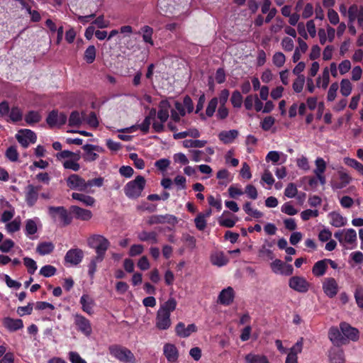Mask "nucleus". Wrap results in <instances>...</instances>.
Masks as SVG:
<instances>
[{
	"instance_id": "46",
	"label": "nucleus",
	"mask_w": 363,
	"mask_h": 363,
	"mask_svg": "<svg viewBox=\"0 0 363 363\" xmlns=\"http://www.w3.org/2000/svg\"><path fill=\"white\" fill-rule=\"evenodd\" d=\"M218 103V99L216 97H213L210 100L206 109V114L208 117L213 116L216 111Z\"/></svg>"
},
{
	"instance_id": "22",
	"label": "nucleus",
	"mask_w": 363,
	"mask_h": 363,
	"mask_svg": "<svg viewBox=\"0 0 363 363\" xmlns=\"http://www.w3.org/2000/svg\"><path fill=\"white\" fill-rule=\"evenodd\" d=\"M79 303L82 305V309L84 312L86 313L89 315L93 314V307L94 306V301L89 295L83 294L80 298Z\"/></svg>"
},
{
	"instance_id": "25",
	"label": "nucleus",
	"mask_w": 363,
	"mask_h": 363,
	"mask_svg": "<svg viewBox=\"0 0 363 363\" xmlns=\"http://www.w3.org/2000/svg\"><path fill=\"white\" fill-rule=\"evenodd\" d=\"M211 262L213 265L223 267L228 263L229 259L223 252H216L211 255Z\"/></svg>"
},
{
	"instance_id": "15",
	"label": "nucleus",
	"mask_w": 363,
	"mask_h": 363,
	"mask_svg": "<svg viewBox=\"0 0 363 363\" xmlns=\"http://www.w3.org/2000/svg\"><path fill=\"white\" fill-rule=\"evenodd\" d=\"M171 325L170 315L167 312L157 311L156 315V327L159 330H167Z\"/></svg>"
},
{
	"instance_id": "28",
	"label": "nucleus",
	"mask_w": 363,
	"mask_h": 363,
	"mask_svg": "<svg viewBox=\"0 0 363 363\" xmlns=\"http://www.w3.org/2000/svg\"><path fill=\"white\" fill-rule=\"evenodd\" d=\"M326 261L327 259H323L314 264L312 268V273L315 277H320L325 274L328 269Z\"/></svg>"
},
{
	"instance_id": "1",
	"label": "nucleus",
	"mask_w": 363,
	"mask_h": 363,
	"mask_svg": "<svg viewBox=\"0 0 363 363\" xmlns=\"http://www.w3.org/2000/svg\"><path fill=\"white\" fill-rule=\"evenodd\" d=\"M89 247L95 250L96 259H104L106 252L110 247V242L101 235H93L87 240Z\"/></svg>"
},
{
	"instance_id": "58",
	"label": "nucleus",
	"mask_w": 363,
	"mask_h": 363,
	"mask_svg": "<svg viewBox=\"0 0 363 363\" xmlns=\"http://www.w3.org/2000/svg\"><path fill=\"white\" fill-rule=\"evenodd\" d=\"M298 192L296 186L294 183L288 184L284 191V195L288 198H294Z\"/></svg>"
},
{
	"instance_id": "8",
	"label": "nucleus",
	"mask_w": 363,
	"mask_h": 363,
	"mask_svg": "<svg viewBox=\"0 0 363 363\" xmlns=\"http://www.w3.org/2000/svg\"><path fill=\"white\" fill-rule=\"evenodd\" d=\"M67 185L69 188L80 191H87V184L84 179L76 174H71L67 179Z\"/></svg>"
},
{
	"instance_id": "7",
	"label": "nucleus",
	"mask_w": 363,
	"mask_h": 363,
	"mask_svg": "<svg viewBox=\"0 0 363 363\" xmlns=\"http://www.w3.org/2000/svg\"><path fill=\"white\" fill-rule=\"evenodd\" d=\"M289 286L297 292L306 293L309 289L310 284L303 277L294 276L289 279Z\"/></svg>"
},
{
	"instance_id": "61",
	"label": "nucleus",
	"mask_w": 363,
	"mask_h": 363,
	"mask_svg": "<svg viewBox=\"0 0 363 363\" xmlns=\"http://www.w3.org/2000/svg\"><path fill=\"white\" fill-rule=\"evenodd\" d=\"M146 223L149 225L162 224L164 223L163 215H152L147 218Z\"/></svg>"
},
{
	"instance_id": "64",
	"label": "nucleus",
	"mask_w": 363,
	"mask_h": 363,
	"mask_svg": "<svg viewBox=\"0 0 363 363\" xmlns=\"http://www.w3.org/2000/svg\"><path fill=\"white\" fill-rule=\"evenodd\" d=\"M354 298L356 303L360 308L363 309V289H357L354 292Z\"/></svg>"
},
{
	"instance_id": "12",
	"label": "nucleus",
	"mask_w": 363,
	"mask_h": 363,
	"mask_svg": "<svg viewBox=\"0 0 363 363\" xmlns=\"http://www.w3.org/2000/svg\"><path fill=\"white\" fill-rule=\"evenodd\" d=\"M235 298V291L233 287L228 286L223 289L218 297V302L224 306L230 305Z\"/></svg>"
},
{
	"instance_id": "36",
	"label": "nucleus",
	"mask_w": 363,
	"mask_h": 363,
	"mask_svg": "<svg viewBox=\"0 0 363 363\" xmlns=\"http://www.w3.org/2000/svg\"><path fill=\"white\" fill-rule=\"evenodd\" d=\"M38 231V227L35 221L33 219H28L26 220L25 225V234L26 236L30 237L35 234Z\"/></svg>"
},
{
	"instance_id": "30",
	"label": "nucleus",
	"mask_w": 363,
	"mask_h": 363,
	"mask_svg": "<svg viewBox=\"0 0 363 363\" xmlns=\"http://www.w3.org/2000/svg\"><path fill=\"white\" fill-rule=\"evenodd\" d=\"M363 13V6L355 4L351 5L347 11V16L350 23H352L359 17L360 13Z\"/></svg>"
},
{
	"instance_id": "14",
	"label": "nucleus",
	"mask_w": 363,
	"mask_h": 363,
	"mask_svg": "<svg viewBox=\"0 0 363 363\" xmlns=\"http://www.w3.org/2000/svg\"><path fill=\"white\" fill-rule=\"evenodd\" d=\"M197 331V327L194 323L189 324L186 328L185 324L179 322L175 327V333L180 337H188L191 333Z\"/></svg>"
},
{
	"instance_id": "17",
	"label": "nucleus",
	"mask_w": 363,
	"mask_h": 363,
	"mask_svg": "<svg viewBox=\"0 0 363 363\" xmlns=\"http://www.w3.org/2000/svg\"><path fill=\"white\" fill-rule=\"evenodd\" d=\"M163 353L169 362H174L178 359L179 352L174 344L166 343L163 347Z\"/></svg>"
},
{
	"instance_id": "42",
	"label": "nucleus",
	"mask_w": 363,
	"mask_h": 363,
	"mask_svg": "<svg viewBox=\"0 0 363 363\" xmlns=\"http://www.w3.org/2000/svg\"><path fill=\"white\" fill-rule=\"evenodd\" d=\"M23 263L27 268L28 274H33L35 272L38 266L36 262L34 259L26 257L23 258Z\"/></svg>"
},
{
	"instance_id": "26",
	"label": "nucleus",
	"mask_w": 363,
	"mask_h": 363,
	"mask_svg": "<svg viewBox=\"0 0 363 363\" xmlns=\"http://www.w3.org/2000/svg\"><path fill=\"white\" fill-rule=\"evenodd\" d=\"M238 136L237 130H223L218 134L219 140L224 144H229Z\"/></svg>"
},
{
	"instance_id": "39",
	"label": "nucleus",
	"mask_w": 363,
	"mask_h": 363,
	"mask_svg": "<svg viewBox=\"0 0 363 363\" xmlns=\"http://www.w3.org/2000/svg\"><path fill=\"white\" fill-rule=\"evenodd\" d=\"M57 272V269L52 265H45L41 267L39 272V274L44 277H51L54 276Z\"/></svg>"
},
{
	"instance_id": "18",
	"label": "nucleus",
	"mask_w": 363,
	"mask_h": 363,
	"mask_svg": "<svg viewBox=\"0 0 363 363\" xmlns=\"http://www.w3.org/2000/svg\"><path fill=\"white\" fill-rule=\"evenodd\" d=\"M3 325L10 332H15L23 328L21 319H13L9 317L4 318Z\"/></svg>"
},
{
	"instance_id": "6",
	"label": "nucleus",
	"mask_w": 363,
	"mask_h": 363,
	"mask_svg": "<svg viewBox=\"0 0 363 363\" xmlns=\"http://www.w3.org/2000/svg\"><path fill=\"white\" fill-rule=\"evenodd\" d=\"M17 141L24 148H27L30 143L34 144L37 140L35 133L30 129H22L16 135Z\"/></svg>"
},
{
	"instance_id": "40",
	"label": "nucleus",
	"mask_w": 363,
	"mask_h": 363,
	"mask_svg": "<svg viewBox=\"0 0 363 363\" xmlns=\"http://www.w3.org/2000/svg\"><path fill=\"white\" fill-rule=\"evenodd\" d=\"M352 84L347 79H342L340 82V93L344 96H348L352 91Z\"/></svg>"
},
{
	"instance_id": "3",
	"label": "nucleus",
	"mask_w": 363,
	"mask_h": 363,
	"mask_svg": "<svg viewBox=\"0 0 363 363\" xmlns=\"http://www.w3.org/2000/svg\"><path fill=\"white\" fill-rule=\"evenodd\" d=\"M146 180L144 177L138 175L134 180L128 182L124 186V193L129 199H138L145 189Z\"/></svg>"
},
{
	"instance_id": "48",
	"label": "nucleus",
	"mask_w": 363,
	"mask_h": 363,
	"mask_svg": "<svg viewBox=\"0 0 363 363\" xmlns=\"http://www.w3.org/2000/svg\"><path fill=\"white\" fill-rule=\"evenodd\" d=\"M21 219L19 217L16 218L14 220L6 224V230L10 233H13L20 230Z\"/></svg>"
},
{
	"instance_id": "37",
	"label": "nucleus",
	"mask_w": 363,
	"mask_h": 363,
	"mask_svg": "<svg viewBox=\"0 0 363 363\" xmlns=\"http://www.w3.org/2000/svg\"><path fill=\"white\" fill-rule=\"evenodd\" d=\"M141 32L143 33V39L144 42L153 45L154 43L152 40L153 29L149 26H144L141 28Z\"/></svg>"
},
{
	"instance_id": "32",
	"label": "nucleus",
	"mask_w": 363,
	"mask_h": 363,
	"mask_svg": "<svg viewBox=\"0 0 363 363\" xmlns=\"http://www.w3.org/2000/svg\"><path fill=\"white\" fill-rule=\"evenodd\" d=\"M177 307V301L174 298H169L167 301H165L162 305H161L160 308L158 311H162V312H167L168 314H171V312L174 311Z\"/></svg>"
},
{
	"instance_id": "51",
	"label": "nucleus",
	"mask_w": 363,
	"mask_h": 363,
	"mask_svg": "<svg viewBox=\"0 0 363 363\" xmlns=\"http://www.w3.org/2000/svg\"><path fill=\"white\" fill-rule=\"evenodd\" d=\"M6 157L11 162H16L18 160V152L14 146H10L6 151Z\"/></svg>"
},
{
	"instance_id": "27",
	"label": "nucleus",
	"mask_w": 363,
	"mask_h": 363,
	"mask_svg": "<svg viewBox=\"0 0 363 363\" xmlns=\"http://www.w3.org/2000/svg\"><path fill=\"white\" fill-rule=\"evenodd\" d=\"M72 198L79 201L86 206H93L96 203V200L94 197L84 194L74 192L72 194Z\"/></svg>"
},
{
	"instance_id": "63",
	"label": "nucleus",
	"mask_w": 363,
	"mask_h": 363,
	"mask_svg": "<svg viewBox=\"0 0 363 363\" xmlns=\"http://www.w3.org/2000/svg\"><path fill=\"white\" fill-rule=\"evenodd\" d=\"M328 18L330 23L333 25H337L339 21V16L337 13L333 9H329L328 11Z\"/></svg>"
},
{
	"instance_id": "23",
	"label": "nucleus",
	"mask_w": 363,
	"mask_h": 363,
	"mask_svg": "<svg viewBox=\"0 0 363 363\" xmlns=\"http://www.w3.org/2000/svg\"><path fill=\"white\" fill-rule=\"evenodd\" d=\"M138 239L141 242H150L152 244L158 242V235L155 231L142 230L138 233Z\"/></svg>"
},
{
	"instance_id": "43",
	"label": "nucleus",
	"mask_w": 363,
	"mask_h": 363,
	"mask_svg": "<svg viewBox=\"0 0 363 363\" xmlns=\"http://www.w3.org/2000/svg\"><path fill=\"white\" fill-rule=\"evenodd\" d=\"M242 96L240 92L235 90L232 94L230 101L233 107L240 108L242 104Z\"/></svg>"
},
{
	"instance_id": "10",
	"label": "nucleus",
	"mask_w": 363,
	"mask_h": 363,
	"mask_svg": "<svg viewBox=\"0 0 363 363\" xmlns=\"http://www.w3.org/2000/svg\"><path fill=\"white\" fill-rule=\"evenodd\" d=\"M340 328L342 335L347 339L354 342L359 340V330L356 328L351 326L349 323L346 322L341 323L340 324Z\"/></svg>"
},
{
	"instance_id": "29",
	"label": "nucleus",
	"mask_w": 363,
	"mask_h": 363,
	"mask_svg": "<svg viewBox=\"0 0 363 363\" xmlns=\"http://www.w3.org/2000/svg\"><path fill=\"white\" fill-rule=\"evenodd\" d=\"M55 249V245L51 242H40L36 247V252L40 255H46L52 253Z\"/></svg>"
},
{
	"instance_id": "56",
	"label": "nucleus",
	"mask_w": 363,
	"mask_h": 363,
	"mask_svg": "<svg viewBox=\"0 0 363 363\" xmlns=\"http://www.w3.org/2000/svg\"><path fill=\"white\" fill-rule=\"evenodd\" d=\"M338 88L339 86L337 82H334L330 85L327 95V99L328 101H333L335 100Z\"/></svg>"
},
{
	"instance_id": "21",
	"label": "nucleus",
	"mask_w": 363,
	"mask_h": 363,
	"mask_svg": "<svg viewBox=\"0 0 363 363\" xmlns=\"http://www.w3.org/2000/svg\"><path fill=\"white\" fill-rule=\"evenodd\" d=\"M82 149L85 152L84 156L85 160L92 162L98 159L99 155L94 152V151H99L100 148L99 146L91 144H86L82 147Z\"/></svg>"
},
{
	"instance_id": "41",
	"label": "nucleus",
	"mask_w": 363,
	"mask_h": 363,
	"mask_svg": "<svg viewBox=\"0 0 363 363\" xmlns=\"http://www.w3.org/2000/svg\"><path fill=\"white\" fill-rule=\"evenodd\" d=\"M82 123V117L77 111L71 113L69 118V126H79Z\"/></svg>"
},
{
	"instance_id": "13",
	"label": "nucleus",
	"mask_w": 363,
	"mask_h": 363,
	"mask_svg": "<svg viewBox=\"0 0 363 363\" xmlns=\"http://www.w3.org/2000/svg\"><path fill=\"white\" fill-rule=\"evenodd\" d=\"M39 197V194L36 192L35 185L28 184L25 188V201L28 207H33L35 205Z\"/></svg>"
},
{
	"instance_id": "9",
	"label": "nucleus",
	"mask_w": 363,
	"mask_h": 363,
	"mask_svg": "<svg viewBox=\"0 0 363 363\" xmlns=\"http://www.w3.org/2000/svg\"><path fill=\"white\" fill-rule=\"evenodd\" d=\"M84 256V255L82 250L79 248L70 249L67 252L65 256V262L76 266L82 261Z\"/></svg>"
},
{
	"instance_id": "45",
	"label": "nucleus",
	"mask_w": 363,
	"mask_h": 363,
	"mask_svg": "<svg viewBox=\"0 0 363 363\" xmlns=\"http://www.w3.org/2000/svg\"><path fill=\"white\" fill-rule=\"evenodd\" d=\"M23 117L22 111L21 109L17 107L14 106L12 107L10 112H9V118L11 121L16 123L20 121H21Z\"/></svg>"
},
{
	"instance_id": "60",
	"label": "nucleus",
	"mask_w": 363,
	"mask_h": 363,
	"mask_svg": "<svg viewBox=\"0 0 363 363\" xmlns=\"http://www.w3.org/2000/svg\"><path fill=\"white\" fill-rule=\"evenodd\" d=\"M318 216V210L307 209L302 211L301 213V218L304 221L309 220L312 217H317Z\"/></svg>"
},
{
	"instance_id": "44",
	"label": "nucleus",
	"mask_w": 363,
	"mask_h": 363,
	"mask_svg": "<svg viewBox=\"0 0 363 363\" xmlns=\"http://www.w3.org/2000/svg\"><path fill=\"white\" fill-rule=\"evenodd\" d=\"M305 83V77L303 74H300L294 80L292 87L295 92L300 93L302 91L303 85Z\"/></svg>"
},
{
	"instance_id": "54",
	"label": "nucleus",
	"mask_w": 363,
	"mask_h": 363,
	"mask_svg": "<svg viewBox=\"0 0 363 363\" xmlns=\"http://www.w3.org/2000/svg\"><path fill=\"white\" fill-rule=\"evenodd\" d=\"M315 163L316 168L313 171L314 174H316L324 173L326 169V163H325V160L321 157H318L315 160Z\"/></svg>"
},
{
	"instance_id": "2",
	"label": "nucleus",
	"mask_w": 363,
	"mask_h": 363,
	"mask_svg": "<svg viewBox=\"0 0 363 363\" xmlns=\"http://www.w3.org/2000/svg\"><path fill=\"white\" fill-rule=\"evenodd\" d=\"M109 354L123 363H135L136 359L133 353L127 347L121 345H111L108 347Z\"/></svg>"
},
{
	"instance_id": "34",
	"label": "nucleus",
	"mask_w": 363,
	"mask_h": 363,
	"mask_svg": "<svg viewBox=\"0 0 363 363\" xmlns=\"http://www.w3.org/2000/svg\"><path fill=\"white\" fill-rule=\"evenodd\" d=\"M96 50L94 45H89L84 54V60L88 64H91L96 59Z\"/></svg>"
},
{
	"instance_id": "24",
	"label": "nucleus",
	"mask_w": 363,
	"mask_h": 363,
	"mask_svg": "<svg viewBox=\"0 0 363 363\" xmlns=\"http://www.w3.org/2000/svg\"><path fill=\"white\" fill-rule=\"evenodd\" d=\"M330 363H344V352L340 348H331L328 354Z\"/></svg>"
},
{
	"instance_id": "50",
	"label": "nucleus",
	"mask_w": 363,
	"mask_h": 363,
	"mask_svg": "<svg viewBox=\"0 0 363 363\" xmlns=\"http://www.w3.org/2000/svg\"><path fill=\"white\" fill-rule=\"evenodd\" d=\"M285 55L281 52L274 53L272 57L273 63L277 67H282L285 63Z\"/></svg>"
},
{
	"instance_id": "35",
	"label": "nucleus",
	"mask_w": 363,
	"mask_h": 363,
	"mask_svg": "<svg viewBox=\"0 0 363 363\" xmlns=\"http://www.w3.org/2000/svg\"><path fill=\"white\" fill-rule=\"evenodd\" d=\"M41 116L38 111H30L25 116V121L28 125H33L40 122Z\"/></svg>"
},
{
	"instance_id": "19",
	"label": "nucleus",
	"mask_w": 363,
	"mask_h": 363,
	"mask_svg": "<svg viewBox=\"0 0 363 363\" xmlns=\"http://www.w3.org/2000/svg\"><path fill=\"white\" fill-rule=\"evenodd\" d=\"M170 104L167 100H162L159 104V111L157 112V118L162 122L165 123L169 118V109Z\"/></svg>"
},
{
	"instance_id": "62",
	"label": "nucleus",
	"mask_w": 363,
	"mask_h": 363,
	"mask_svg": "<svg viewBox=\"0 0 363 363\" xmlns=\"http://www.w3.org/2000/svg\"><path fill=\"white\" fill-rule=\"evenodd\" d=\"M14 242L11 239H6L0 244V250L2 252H9L14 246Z\"/></svg>"
},
{
	"instance_id": "53",
	"label": "nucleus",
	"mask_w": 363,
	"mask_h": 363,
	"mask_svg": "<svg viewBox=\"0 0 363 363\" xmlns=\"http://www.w3.org/2000/svg\"><path fill=\"white\" fill-rule=\"evenodd\" d=\"M196 228L199 230H203L206 227V220L202 213H200L194 219Z\"/></svg>"
},
{
	"instance_id": "57",
	"label": "nucleus",
	"mask_w": 363,
	"mask_h": 363,
	"mask_svg": "<svg viewBox=\"0 0 363 363\" xmlns=\"http://www.w3.org/2000/svg\"><path fill=\"white\" fill-rule=\"evenodd\" d=\"M270 266L274 273L281 274V272H282V268H284V262H282L281 259H276L271 263Z\"/></svg>"
},
{
	"instance_id": "4",
	"label": "nucleus",
	"mask_w": 363,
	"mask_h": 363,
	"mask_svg": "<svg viewBox=\"0 0 363 363\" xmlns=\"http://www.w3.org/2000/svg\"><path fill=\"white\" fill-rule=\"evenodd\" d=\"M73 317L74 324L77 330L86 337L90 336L92 333V327L90 320L79 313L73 315Z\"/></svg>"
},
{
	"instance_id": "11",
	"label": "nucleus",
	"mask_w": 363,
	"mask_h": 363,
	"mask_svg": "<svg viewBox=\"0 0 363 363\" xmlns=\"http://www.w3.org/2000/svg\"><path fill=\"white\" fill-rule=\"evenodd\" d=\"M323 290L329 298L335 297L338 292V285L334 278H326L323 283Z\"/></svg>"
},
{
	"instance_id": "47",
	"label": "nucleus",
	"mask_w": 363,
	"mask_h": 363,
	"mask_svg": "<svg viewBox=\"0 0 363 363\" xmlns=\"http://www.w3.org/2000/svg\"><path fill=\"white\" fill-rule=\"evenodd\" d=\"M357 241V233L353 228H349L345 231L344 242L348 244L354 243Z\"/></svg>"
},
{
	"instance_id": "49",
	"label": "nucleus",
	"mask_w": 363,
	"mask_h": 363,
	"mask_svg": "<svg viewBox=\"0 0 363 363\" xmlns=\"http://www.w3.org/2000/svg\"><path fill=\"white\" fill-rule=\"evenodd\" d=\"M104 259H96V255L91 259L88 266V274L91 279L94 278L95 272H96L97 263L101 262Z\"/></svg>"
},
{
	"instance_id": "5",
	"label": "nucleus",
	"mask_w": 363,
	"mask_h": 363,
	"mask_svg": "<svg viewBox=\"0 0 363 363\" xmlns=\"http://www.w3.org/2000/svg\"><path fill=\"white\" fill-rule=\"evenodd\" d=\"M48 213L53 219H55L57 215H58L65 226L69 225L72 220V216L64 206H49Z\"/></svg>"
},
{
	"instance_id": "20",
	"label": "nucleus",
	"mask_w": 363,
	"mask_h": 363,
	"mask_svg": "<svg viewBox=\"0 0 363 363\" xmlns=\"http://www.w3.org/2000/svg\"><path fill=\"white\" fill-rule=\"evenodd\" d=\"M342 332L337 327H331L328 331V337L335 346L339 347L344 343Z\"/></svg>"
},
{
	"instance_id": "59",
	"label": "nucleus",
	"mask_w": 363,
	"mask_h": 363,
	"mask_svg": "<svg viewBox=\"0 0 363 363\" xmlns=\"http://www.w3.org/2000/svg\"><path fill=\"white\" fill-rule=\"evenodd\" d=\"M144 251V247L140 244H135L133 245L129 250V255L131 257H135L137 255H141Z\"/></svg>"
},
{
	"instance_id": "33",
	"label": "nucleus",
	"mask_w": 363,
	"mask_h": 363,
	"mask_svg": "<svg viewBox=\"0 0 363 363\" xmlns=\"http://www.w3.org/2000/svg\"><path fill=\"white\" fill-rule=\"evenodd\" d=\"M330 217H331L330 224L333 226L336 227V228H340V227L345 225L346 220L340 213L333 212V213H330Z\"/></svg>"
},
{
	"instance_id": "16",
	"label": "nucleus",
	"mask_w": 363,
	"mask_h": 363,
	"mask_svg": "<svg viewBox=\"0 0 363 363\" xmlns=\"http://www.w3.org/2000/svg\"><path fill=\"white\" fill-rule=\"evenodd\" d=\"M70 212L74 215L75 218L81 220H89L92 217V213L90 210L80 208L77 206H72Z\"/></svg>"
},
{
	"instance_id": "55",
	"label": "nucleus",
	"mask_w": 363,
	"mask_h": 363,
	"mask_svg": "<svg viewBox=\"0 0 363 363\" xmlns=\"http://www.w3.org/2000/svg\"><path fill=\"white\" fill-rule=\"evenodd\" d=\"M57 111L52 110L50 111L46 118V122L51 128L57 125Z\"/></svg>"
},
{
	"instance_id": "31",
	"label": "nucleus",
	"mask_w": 363,
	"mask_h": 363,
	"mask_svg": "<svg viewBox=\"0 0 363 363\" xmlns=\"http://www.w3.org/2000/svg\"><path fill=\"white\" fill-rule=\"evenodd\" d=\"M245 361L246 363H269L266 356L252 353L246 354Z\"/></svg>"
},
{
	"instance_id": "52",
	"label": "nucleus",
	"mask_w": 363,
	"mask_h": 363,
	"mask_svg": "<svg viewBox=\"0 0 363 363\" xmlns=\"http://www.w3.org/2000/svg\"><path fill=\"white\" fill-rule=\"evenodd\" d=\"M275 123L274 117L269 116L265 117L261 122V128L264 131L269 130Z\"/></svg>"
},
{
	"instance_id": "38",
	"label": "nucleus",
	"mask_w": 363,
	"mask_h": 363,
	"mask_svg": "<svg viewBox=\"0 0 363 363\" xmlns=\"http://www.w3.org/2000/svg\"><path fill=\"white\" fill-rule=\"evenodd\" d=\"M183 146L186 148L189 147H203L207 143L206 140H185L182 142Z\"/></svg>"
}]
</instances>
